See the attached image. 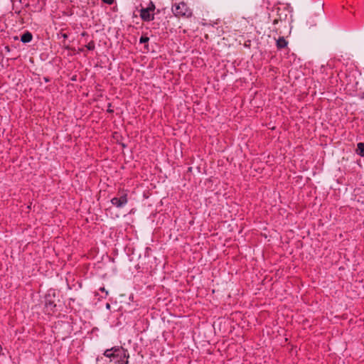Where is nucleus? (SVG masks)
<instances>
[{
  "mask_svg": "<svg viewBox=\"0 0 364 364\" xmlns=\"http://www.w3.org/2000/svg\"><path fill=\"white\" fill-rule=\"evenodd\" d=\"M172 11L176 16L190 17L192 16V11L184 2H180L173 6Z\"/></svg>",
  "mask_w": 364,
  "mask_h": 364,
  "instance_id": "f257e3e1",
  "label": "nucleus"
},
{
  "mask_svg": "<svg viewBox=\"0 0 364 364\" xmlns=\"http://www.w3.org/2000/svg\"><path fill=\"white\" fill-rule=\"evenodd\" d=\"M127 202V195L126 193H122L119 197H114L111 200L112 204L117 208L124 207Z\"/></svg>",
  "mask_w": 364,
  "mask_h": 364,
  "instance_id": "f03ea898",
  "label": "nucleus"
},
{
  "mask_svg": "<svg viewBox=\"0 0 364 364\" xmlns=\"http://www.w3.org/2000/svg\"><path fill=\"white\" fill-rule=\"evenodd\" d=\"M120 351H121V350L119 348L114 347L111 349H107L105 351L104 355H105V356H106L107 358L115 357V356L119 355V354H115V353H119Z\"/></svg>",
  "mask_w": 364,
  "mask_h": 364,
  "instance_id": "7ed1b4c3",
  "label": "nucleus"
},
{
  "mask_svg": "<svg viewBox=\"0 0 364 364\" xmlns=\"http://www.w3.org/2000/svg\"><path fill=\"white\" fill-rule=\"evenodd\" d=\"M140 16L144 21H149L153 19L149 9H142L140 12Z\"/></svg>",
  "mask_w": 364,
  "mask_h": 364,
  "instance_id": "20e7f679",
  "label": "nucleus"
},
{
  "mask_svg": "<svg viewBox=\"0 0 364 364\" xmlns=\"http://www.w3.org/2000/svg\"><path fill=\"white\" fill-rule=\"evenodd\" d=\"M32 38H33L32 34L30 32L27 31L21 36V42L26 43L31 42L32 40Z\"/></svg>",
  "mask_w": 364,
  "mask_h": 364,
  "instance_id": "39448f33",
  "label": "nucleus"
},
{
  "mask_svg": "<svg viewBox=\"0 0 364 364\" xmlns=\"http://www.w3.org/2000/svg\"><path fill=\"white\" fill-rule=\"evenodd\" d=\"M356 153L359 156L364 157V143H358V144Z\"/></svg>",
  "mask_w": 364,
  "mask_h": 364,
  "instance_id": "423d86ee",
  "label": "nucleus"
},
{
  "mask_svg": "<svg viewBox=\"0 0 364 364\" xmlns=\"http://www.w3.org/2000/svg\"><path fill=\"white\" fill-rule=\"evenodd\" d=\"M287 45V41L283 38H279L277 41V46L279 48H285Z\"/></svg>",
  "mask_w": 364,
  "mask_h": 364,
  "instance_id": "0eeeda50",
  "label": "nucleus"
},
{
  "mask_svg": "<svg viewBox=\"0 0 364 364\" xmlns=\"http://www.w3.org/2000/svg\"><path fill=\"white\" fill-rule=\"evenodd\" d=\"M95 43L94 42L91 41L90 42L87 46H86V48L90 50H92L95 49Z\"/></svg>",
  "mask_w": 364,
  "mask_h": 364,
  "instance_id": "6e6552de",
  "label": "nucleus"
},
{
  "mask_svg": "<svg viewBox=\"0 0 364 364\" xmlns=\"http://www.w3.org/2000/svg\"><path fill=\"white\" fill-rule=\"evenodd\" d=\"M149 38L146 36H141L139 39L140 43H146L149 41Z\"/></svg>",
  "mask_w": 364,
  "mask_h": 364,
  "instance_id": "1a4fd4ad",
  "label": "nucleus"
},
{
  "mask_svg": "<svg viewBox=\"0 0 364 364\" xmlns=\"http://www.w3.org/2000/svg\"><path fill=\"white\" fill-rule=\"evenodd\" d=\"M104 3L111 5L114 3V0H102Z\"/></svg>",
  "mask_w": 364,
  "mask_h": 364,
  "instance_id": "9d476101",
  "label": "nucleus"
},
{
  "mask_svg": "<svg viewBox=\"0 0 364 364\" xmlns=\"http://www.w3.org/2000/svg\"><path fill=\"white\" fill-rule=\"evenodd\" d=\"M100 290L102 292H105L106 295L108 294V291L105 289V287H100Z\"/></svg>",
  "mask_w": 364,
  "mask_h": 364,
  "instance_id": "9b49d317",
  "label": "nucleus"
},
{
  "mask_svg": "<svg viewBox=\"0 0 364 364\" xmlns=\"http://www.w3.org/2000/svg\"><path fill=\"white\" fill-rule=\"evenodd\" d=\"M106 307H107V309H109L110 308V305L109 304H107Z\"/></svg>",
  "mask_w": 364,
  "mask_h": 364,
  "instance_id": "f8f14e48",
  "label": "nucleus"
},
{
  "mask_svg": "<svg viewBox=\"0 0 364 364\" xmlns=\"http://www.w3.org/2000/svg\"><path fill=\"white\" fill-rule=\"evenodd\" d=\"M125 364H128V361L127 360L125 362Z\"/></svg>",
  "mask_w": 364,
  "mask_h": 364,
  "instance_id": "ddd939ff",
  "label": "nucleus"
}]
</instances>
